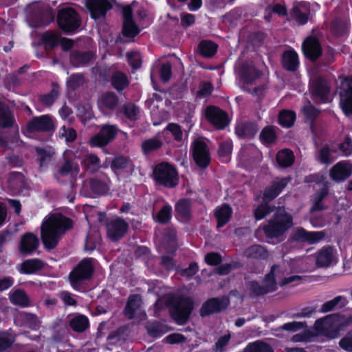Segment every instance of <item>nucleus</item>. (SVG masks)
I'll use <instances>...</instances> for the list:
<instances>
[{"label": "nucleus", "mask_w": 352, "mask_h": 352, "mask_svg": "<svg viewBox=\"0 0 352 352\" xmlns=\"http://www.w3.org/2000/svg\"><path fill=\"white\" fill-rule=\"evenodd\" d=\"M0 127L11 129L13 135L8 139L14 141L18 138L19 128L16 123L14 113L4 102L0 101Z\"/></svg>", "instance_id": "6e6552de"}, {"label": "nucleus", "mask_w": 352, "mask_h": 352, "mask_svg": "<svg viewBox=\"0 0 352 352\" xmlns=\"http://www.w3.org/2000/svg\"><path fill=\"white\" fill-rule=\"evenodd\" d=\"M340 104L346 116L352 114V77L342 79L340 85Z\"/></svg>", "instance_id": "9d476101"}, {"label": "nucleus", "mask_w": 352, "mask_h": 352, "mask_svg": "<svg viewBox=\"0 0 352 352\" xmlns=\"http://www.w3.org/2000/svg\"><path fill=\"white\" fill-rule=\"evenodd\" d=\"M333 260V248L325 247L321 249L317 255L316 264L319 267L329 266Z\"/></svg>", "instance_id": "f704fd0d"}, {"label": "nucleus", "mask_w": 352, "mask_h": 352, "mask_svg": "<svg viewBox=\"0 0 352 352\" xmlns=\"http://www.w3.org/2000/svg\"><path fill=\"white\" fill-rule=\"evenodd\" d=\"M29 132H50L54 130V123L49 115L34 117L27 124Z\"/></svg>", "instance_id": "ddd939ff"}, {"label": "nucleus", "mask_w": 352, "mask_h": 352, "mask_svg": "<svg viewBox=\"0 0 352 352\" xmlns=\"http://www.w3.org/2000/svg\"><path fill=\"white\" fill-rule=\"evenodd\" d=\"M91 16L95 20L104 17L108 10L112 8V5L108 0H84Z\"/></svg>", "instance_id": "f3484780"}, {"label": "nucleus", "mask_w": 352, "mask_h": 352, "mask_svg": "<svg viewBox=\"0 0 352 352\" xmlns=\"http://www.w3.org/2000/svg\"><path fill=\"white\" fill-rule=\"evenodd\" d=\"M296 120V114L294 111L289 110H282L279 113L278 123L287 128H289L294 125Z\"/></svg>", "instance_id": "09e8293b"}, {"label": "nucleus", "mask_w": 352, "mask_h": 352, "mask_svg": "<svg viewBox=\"0 0 352 352\" xmlns=\"http://www.w3.org/2000/svg\"><path fill=\"white\" fill-rule=\"evenodd\" d=\"M172 208L169 205H165L159 211L156 217L154 218L155 220L160 223H167L169 222L171 218Z\"/></svg>", "instance_id": "052dcab7"}, {"label": "nucleus", "mask_w": 352, "mask_h": 352, "mask_svg": "<svg viewBox=\"0 0 352 352\" xmlns=\"http://www.w3.org/2000/svg\"><path fill=\"white\" fill-rule=\"evenodd\" d=\"M328 195V182L324 183V186L322 189L318 190L314 195L313 201L314 204L310 208V212H314L316 211H321L325 209L322 200Z\"/></svg>", "instance_id": "2f4dec72"}, {"label": "nucleus", "mask_w": 352, "mask_h": 352, "mask_svg": "<svg viewBox=\"0 0 352 352\" xmlns=\"http://www.w3.org/2000/svg\"><path fill=\"white\" fill-rule=\"evenodd\" d=\"M43 267V262L39 259H30L21 264V270L25 274L34 273Z\"/></svg>", "instance_id": "c03bdc74"}, {"label": "nucleus", "mask_w": 352, "mask_h": 352, "mask_svg": "<svg viewBox=\"0 0 352 352\" xmlns=\"http://www.w3.org/2000/svg\"><path fill=\"white\" fill-rule=\"evenodd\" d=\"M59 27L67 32L76 30L80 25V19L77 12L71 8H65L59 10L57 15Z\"/></svg>", "instance_id": "423d86ee"}, {"label": "nucleus", "mask_w": 352, "mask_h": 352, "mask_svg": "<svg viewBox=\"0 0 352 352\" xmlns=\"http://www.w3.org/2000/svg\"><path fill=\"white\" fill-rule=\"evenodd\" d=\"M163 145L162 140L157 138H153L146 140L142 142V149L145 155H148L151 152L161 148Z\"/></svg>", "instance_id": "49530a36"}, {"label": "nucleus", "mask_w": 352, "mask_h": 352, "mask_svg": "<svg viewBox=\"0 0 352 352\" xmlns=\"http://www.w3.org/2000/svg\"><path fill=\"white\" fill-rule=\"evenodd\" d=\"M239 75L245 83L251 84L258 78L261 74L252 64L243 63L240 67Z\"/></svg>", "instance_id": "cd10ccee"}, {"label": "nucleus", "mask_w": 352, "mask_h": 352, "mask_svg": "<svg viewBox=\"0 0 352 352\" xmlns=\"http://www.w3.org/2000/svg\"><path fill=\"white\" fill-rule=\"evenodd\" d=\"M248 288L250 292V295L253 296H258L267 294L264 286L261 285L256 280L250 281L248 283Z\"/></svg>", "instance_id": "680f3d73"}, {"label": "nucleus", "mask_w": 352, "mask_h": 352, "mask_svg": "<svg viewBox=\"0 0 352 352\" xmlns=\"http://www.w3.org/2000/svg\"><path fill=\"white\" fill-rule=\"evenodd\" d=\"M338 314H330L322 318L318 319L315 322V329L322 334L329 333L336 325V322L338 321Z\"/></svg>", "instance_id": "5701e85b"}, {"label": "nucleus", "mask_w": 352, "mask_h": 352, "mask_svg": "<svg viewBox=\"0 0 352 352\" xmlns=\"http://www.w3.org/2000/svg\"><path fill=\"white\" fill-rule=\"evenodd\" d=\"M310 91L313 99L318 102H326L329 100L330 87L327 81L318 77L312 81Z\"/></svg>", "instance_id": "4468645a"}, {"label": "nucleus", "mask_w": 352, "mask_h": 352, "mask_svg": "<svg viewBox=\"0 0 352 352\" xmlns=\"http://www.w3.org/2000/svg\"><path fill=\"white\" fill-rule=\"evenodd\" d=\"M323 232H307L302 228H298L293 233L292 239L297 242H307L312 244L323 239Z\"/></svg>", "instance_id": "4be33fe9"}, {"label": "nucleus", "mask_w": 352, "mask_h": 352, "mask_svg": "<svg viewBox=\"0 0 352 352\" xmlns=\"http://www.w3.org/2000/svg\"><path fill=\"white\" fill-rule=\"evenodd\" d=\"M10 301L16 305L27 307L30 305L29 298L22 289H16L10 294Z\"/></svg>", "instance_id": "37998d69"}, {"label": "nucleus", "mask_w": 352, "mask_h": 352, "mask_svg": "<svg viewBox=\"0 0 352 352\" xmlns=\"http://www.w3.org/2000/svg\"><path fill=\"white\" fill-rule=\"evenodd\" d=\"M120 112H122L124 115L131 120H135L138 119L139 114V108L133 103H126L124 104Z\"/></svg>", "instance_id": "13d9d810"}, {"label": "nucleus", "mask_w": 352, "mask_h": 352, "mask_svg": "<svg viewBox=\"0 0 352 352\" xmlns=\"http://www.w3.org/2000/svg\"><path fill=\"white\" fill-rule=\"evenodd\" d=\"M142 304V297L139 294L131 295L129 297L124 309V314L129 319L135 317V313L139 311Z\"/></svg>", "instance_id": "c756f323"}, {"label": "nucleus", "mask_w": 352, "mask_h": 352, "mask_svg": "<svg viewBox=\"0 0 352 352\" xmlns=\"http://www.w3.org/2000/svg\"><path fill=\"white\" fill-rule=\"evenodd\" d=\"M146 330L151 336L157 338L166 332V327L165 325L156 322L147 325Z\"/></svg>", "instance_id": "bf43d9fd"}, {"label": "nucleus", "mask_w": 352, "mask_h": 352, "mask_svg": "<svg viewBox=\"0 0 352 352\" xmlns=\"http://www.w3.org/2000/svg\"><path fill=\"white\" fill-rule=\"evenodd\" d=\"M85 184L89 188L93 197L104 195L109 190L107 182L98 177L89 178L86 180Z\"/></svg>", "instance_id": "b1692460"}, {"label": "nucleus", "mask_w": 352, "mask_h": 352, "mask_svg": "<svg viewBox=\"0 0 352 352\" xmlns=\"http://www.w3.org/2000/svg\"><path fill=\"white\" fill-rule=\"evenodd\" d=\"M166 304L169 308L173 319L178 324H185L193 309V301L187 296L182 295H170L167 297Z\"/></svg>", "instance_id": "f03ea898"}, {"label": "nucleus", "mask_w": 352, "mask_h": 352, "mask_svg": "<svg viewBox=\"0 0 352 352\" xmlns=\"http://www.w3.org/2000/svg\"><path fill=\"white\" fill-rule=\"evenodd\" d=\"M276 162L282 167H289L294 162V156L289 149H283L276 154Z\"/></svg>", "instance_id": "ea45409f"}, {"label": "nucleus", "mask_w": 352, "mask_h": 352, "mask_svg": "<svg viewBox=\"0 0 352 352\" xmlns=\"http://www.w3.org/2000/svg\"><path fill=\"white\" fill-rule=\"evenodd\" d=\"M283 67L290 72L297 70L299 65L298 54L294 50H287L282 55Z\"/></svg>", "instance_id": "7c9ffc66"}, {"label": "nucleus", "mask_w": 352, "mask_h": 352, "mask_svg": "<svg viewBox=\"0 0 352 352\" xmlns=\"http://www.w3.org/2000/svg\"><path fill=\"white\" fill-rule=\"evenodd\" d=\"M128 228V223L120 218L112 219L106 224L107 236L112 241L121 239L125 235Z\"/></svg>", "instance_id": "f8f14e48"}, {"label": "nucleus", "mask_w": 352, "mask_h": 352, "mask_svg": "<svg viewBox=\"0 0 352 352\" xmlns=\"http://www.w3.org/2000/svg\"><path fill=\"white\" fill-rule=\"evenodd\" d=\"M259 138L264 143L272 144L275 142L277 135L272 126H266L262 129Z\"/></svg>", "instance_id": "3c124183"}, {"label": "nucleus", "mask_w": 352, "mask_h": 352, "mask_svg": "<svg viewBox=\"0 0 352 352\" xmlns=\"http://www.w3.org/2000/svg\"><path fill=\"white\" fill-rule=\"evenodd\" d=\"M268 201H265L260 204L254 211V216L256 220H260L265 218L271 212L276 210V207L274 206L270 205L267 203Z\"/></svg>", "instance_id": "8fccbe9b"}, {"label": "nucleus", "mask_w": 352, "mask_h": 352, "mask_svg": "<svg viewBox=\"0 0 352 352\" xmlns=\"http://www.w3.org/2000/svg\"><path fill=\"white\" fill-rule=\"evenodd\" d=\"M101 103L109 109H114L118 106V98L113 92H107L102 96Z\"/></svg>", "instance_id": "603ef678"}, {"label": "nucleus", "mask_w": 352, "mask_h": 352, "mask_svg": "<svg viewBox=\"0 0 352 352\" xmlns=\"http://www.w3.org/2000/svg\"><path fill=\"white\" fill-rule=\"evenodd\" d=\"M175 212L182 220H190L191 218V201L188 199L179 200L175 205Z\"/></svg>", "instance_id": "473e14b6"}, {"label": "nucleus", "mask_w": 352, "mask_h": 352, "mask_svg": "<svg viewBox=\"0 0 352 352\" xmlns=\"http://www.w3.org/2000/svg\"><path fill=\"white\" fill-rule=\"evenodd\" d=\"M232 209L227 205H223L219 210H217L214 215L217 220V227L221 228L224 226L228 221L231 217Z\"/></svg>", "instance_id": "4c0bfd02"}, {"label": "nucleus", "mask_w": 352, "mask_h": 352, "mask_svg": "<svg viewBox=\"0 0 352 352\" xmlns=\"http://www.w3.org/2000/svg\"><path fill=\"white\" fill-rule=\"evenodd\" d=\"M352 174V165L346 162H340L335 164L329 171L332 180L340 182L346 180Z\"/></svg>", "instance_id": "412c9836"}, {"label": "nucleus", "mask_w": 352, "mask_h": 352, "mask_svg": "<svg viewBox=\"0 0 352 352\" xmlns=\"http://www.w3.org/2000/svg\"><path fill=\"white\" fill-rule=\"evenodd\" d=\"M94 272L91 258H85L70 272L69 278L72 287L78 289L80 283L89 279Z\"/></svg>", "instance_id": "39448f33"}, {"label": "nucleus", "mask_w": 352, "mask_h": 352, "mask_svg": "<svg viewBox=\"0 0 352 352\" xmlns=\"http://www.w3.org/2000/svg\"><path fill=\"white\" fill-rule=\"evenodd\" d=\"M126 329L124 328H119L116 331L111 332L107 337L109 344H116L120 342L125 340L124 332Z\"/></svg>", "instance_id": "0e129e2a"}, {"label": "nucleus", "mask_w": 352, "mask_h": 352, "mask_svg": "<svg viewBox=\"0 0 352 352\" xmlns=\"http://www.w3.org/2000/svg\"><path fill=\"white\" fill-rule=\"evenodd\" d=\"M258 130V126L254 122H245L236 125L235 133L241 138H252Z\"/></svg>", "instance_id": "c85d7f7f"}, {"label": "nucleus", "mask_w": 352, "mask_h": 352, "mask_svg": "<svg viewBox=\"0 0 352 352\" xmlns=\"http://www.w3.org/2000/svg\"><path fill=\"white\" fill-rule=\"evenodd\" d=\"M96 59L94 52L74 51L70 55V62L74 67L85 66Z\"/></svg>", "instance_id": "393cba45"}, {"label": "nucleus", "mask_w": 352, "mask_h": 352, "mask_svg": "<svg viewBox=\"0 0 352 352\" xmlns=\"http://www.w3.org/2000/svg\"><path fill=\"white\" fill-rule=\"evenodd\" d=\"M15 339L11 334L6 332L0 333V352L6 351L14 343Z\"/></svg>", "instance_id": "e2e57ef3"}, {"label": "nucleus", "mask_w": 352, "mask_h": 352, "mask_svg": "<svg viewBox=\"0 0 352 352\" xmlns=\"http://www.w3.org/2000/svg\"><path fill=\"white\" fill-rule=\"evenodd\" d=\"M69 326L73 331L82 333L89 327V320L83 315H78L69 320Z\"/></svg>", "instance_id": "e433bc0d"}, {"label": "nucleus", "mask_w": 352, "mask_h": 352, "mask_svg": "<svg viewBox=\"0 0 352 352\" xmlns=\"http://www.w3.org/2000/svg\"><path fill=\"white\" fill-rule=\"evenodd\" d=\"M111 168L114 171L128 168L132 172L134 169V165L129 157L124 155H118L111 161Z\"/></svg>", "instance_id": "72a5a7b5"}, {"label": "nucleus", "mask_w": 352, "mask_h": 352, "mask_svg": "<svg viewBox=\"0 0 352 352\" xmlns=\"http://www.w3.org/2000/svg\"><path fill=\"white\" fill-rule=\"evenodd\" d=\"M289 177L277 179L273 181L270 186L266 187L263 192V199L264 201H270L275 199L290 182Z\"/></svg>", "instance_id": "aec40b11"}, {"label": "nucleus", "mask_w": 352, "mask_h": 352, "mask_svg": "<svg viewBox=\"0 0 352 352\" xmlns=\"http://www.w3.org/2000/svg\"><path fill=\"white\" fill-rule=\"evenodd\" d=\"M331 150L328 146L325 145L320 148L316 154V159L321 163L329 164L332 162L330 159Z\"/></svg>", "instance_id": "69168bd1"}, {"label": "nucleus", "mask_w": 352, "mask_h": 352, "mask_svg": "<svg viewBox=\"0 0 352 352\" xmlns=\"http://www.w3.org/2000/svg\"><path fill=\"white\" fill-rule=\"evenodd\" d=\"M192 156L196 164L202 168H206L210 163L209 151L206 142L197 139L192 144Z\"/></svg>", "instance_id": "2eb2a0df"}, {"label": "nucleus", "mask_w": 352, "mask_h": 352, "mask_svg": "<svg viewBox=\"0 0 352 352\" xmlns=\"http://www.w3.org/2000/svg\"><path fill=\"white\" fill-rule=\"evenodd\" d=\"M82 164L87 170L94 173L100 168V159L94 154L87 155L82 161Z\"/></svg>", "instance_id": "de8ad7c7"}, {"label": "nucleus", "mask_w": 352, "mask_h": 352, "mask_svg": "<svg viewBox=\"0 0 352 352\" xmlns=\"http://www.w3.org/2000/svg\"><path fill=\"white\" fill-rule=\"evenodd\" d=\"M118 129L114 125H104L102 127L98 133L93 136L91 139V144L95 146H104L112 141Z\"/></svg>", "instance_id": "dca6fc26"}, {"label": "nucleus", "mask_w": 352, "mask_h": 352, "mask_svg": "<svg viewBox=\"0 0 352 352\" xmlns=\"http://www.w3.org/2000/svg\"><path fill=\"white\" fill-rule=\"evenodd\" d=\"M111 82L112 86L118 91H122L129 85L126 76L120 71L113 72Z\"/></svg>", "instance_id": "c9c22d12"}, {"label": "nucleus", "mask_w": 352, "mask_h": 352, "mask_svg": "<svg viewBox=\"0 0 352 352\" xmlns=\"http://www.w3.org/2000/svg\"><path fill=\"white\" fill-rule=\"evenodd\" d=\"M292 16L300 25H303L308 21V14L303 12L298 5L294 6Z\"/></svg>", "instance_id": "774afa93"}, {"label": "nucleus", "mask_w": 352, "mask_h": 352, "mask_svg": "<svg viewBox=\"0 0 352 352\" xmlns=\"http://www.w3.org/2000/svg\"><path fill=\"white\" fill-rule=\"evenodd\" d=\"M73 226L71 219L60 214H53L41 226V239L44 246L52 250L57 245L61 236Z\"/></svg>", "instance_id": "f257e3e1"}, {"label": "nucleus", "mask_w": 352, "mask_h": 352, "mask_svg": "<svg viewBox=\"0 0 352 352\" xmlns=\"http://www.w3.org/2000/svg\"><path fill=\"white\" fill-rule=\"evenodd\" d=\"M78 172V166L69 160H66L58 170V173L61 176H65L70 173L76 175Z\"/></svg>", "instance_id": "864d4df0"}, {"label": "nucleus", "mask_w": 352, "mask_h": 352, "mask_svg": "<svg viewBox=\"0 0 352 352\" xmlns=\"http://www.w3.org/2000/svg\"><path fill=\"white\" fill-rule=\"evenodd\" d=\"M244 352H273V349L269 344L257 341L248 344Z\"/></svg>", "instance_id": "4d7b16f0"}, {"label": "nucleus", "mask_w": 352, "mask_h": 352, "mask_svg": "<svg viewBox=\"0 0 352 352\" xmlns=\"http://www.w3.org/2000/svg\"><path fill=\"white\" fill-rule=\"evenodd\" d=\"M39 244L38 239L32 233H26L21 239L19 250L22 254H30L35 251Z\"/></svg>", "instance_id": "a878e982"}, {"label": "nucleus", "mask_w": 352, "mask_h": 352, "mask_svg": "<svg viewBox=\"0 0 352 352\" xmlns=\"http://www.w3.org/2000/svg\"><path fill=\"white\" fill-rule=\"evenodd\" d=\"M123 14V27L122 34L129 38H133L140 32V29L133 19L132 9L129 6H126L122 10Z\"/></svg>", "instance_id": "6ab92c4d"}, {"label": "nucleus", "mask_w": 352, "mask_h": 352, "mask_svg": "<svg viewBox=\"0 0 352 352\" xmlns=\"http://www.w3.org/2000/svg\"><path fill=\"white\" fill-rule=\"evenodd\" d=\"M244 254L250 258L264 259L268 256L267 250L260 245H254L248 248Z\"/></svg>", "instance_id": "58836bf2"}, {"label": "nucleus", "mask_w": 352, "mask_h": 352, "mask_svg": "<svg viewBox=\"0 0 352 352\" xmlns=\"http://www.w3.org/2000/svg\"><path fill=\"white\" fill-rule=\"evenodd\" d=\"M8 187L15 194H21L27 188L24 175L19 172L10 173L8 179Z\"/></svg>", "instance_id": "bb28decb"}, {"label": "nucleus", "mask_w": 352, "mask_h": 352, "mask_svg": "<svg viewBox=\"0 0 352 352\" xmlns=\"http://www.w3.org/2000/svg\"><path fill=\"white\" fill-rule=\"evenodd\" d=\"M275 269V267H271L270 272L265 276L263 280V285L264 286L267 293L272 292L277 289V282L275 280V277L273 276V273Z\"/></svg>", "instance_id": "6e6d98bb"}, {"label": "nucleus", "mask_w": 352, "mask_h": 352, "mask_svg": "<svg viewBox=\"0 0 352 352\" xmlns=\"http://www.w3.org/2000/svg\"><path fill=\"white\" fill-rule=\"evenodd\" d=\"M346 304V299L345 297L338 296L335 297L333 300L324 302L320 309L322 313H326L334 309L338 305L339 307H344Z\"/></svg>", "instance_id": "a18cd8bd"}, {"label": "nucleus", "mask_w": 352, "mask_h": 352, "mask_svg": "<svg viewBox=\"0 0 352 352\" xmlns=\"http://www.w3.org/2000/svg\"><path fill=\"white\" fill-rule=\"evenodd\" d=\"M292 226V217L283 208H276L272 218L263 227L266 237L278 239Z\"/></svg>", "instance_id": "7ed1b4c3"}, {"label": "nucleus", "mask_w": 352, "mask_h": 352, "mask_svg": "<svg viewBox=\"0 0 352 352\" xmlns=\"http://www.w3.org/2000/svg\"><path fill=\"white\" fill-rule=\"evenodd\" d=\"M76 131L72 127L63 126L60 128L59 137L65 138L67 142H72L76 138Z\"/></svg>", "instance_id": "338daca9"}, {"label": "nucleus", "mask_w": 352, "mask_h": 352, "mask_svg": "<svg viewBox=\"0 0 352 352\" xmlns=\"http://www.w3.org/2000/svg\"><path fill=\"white\" fill-rule=\"evenodd\" d=\"M302 49L305 56L311 61H316L322 55V47L314 36H308L302 43Z\"/></svg>", "instance_id": "a211bd4d"}, {"label": "nucleus", "mask_w": 352, "mask_h": 352, "mask_svg": "<svg viewBox=\"0 0 352 352\" xmlns=\"http://www.w3.org/2000/svg\"><path fill=\"white\" fill-rule=\"evenodd\" d=\"M85 82V78L82 74H74L69 76L67 80V87L75 91L80 86H82Z\"/></svg>", "instance_id": "5fc2aeb1"}, {"label": "nucleus", "mask_w": 352, "mask_h": 352, "mask_svg": "<svg viewBox=\"0 0 352 352\" xmlns=\"http://www.w3.org/2000/svg\"><path fill=\"white\" fill-rule=\"evenodd\" d=\"M55 12L46 4L35 5L29 16L30 25L33 28L45 26L54 21Z\"/></svg>", "instance_id": "20e7f679"}, {"label": "nucleus", "mask_w": 352, "mask_h": 352, "mask_svg": "<svg viewBox=\"0 0 352 352\" xmlns=\"http://www.w3.org/2000/svg\"><path fill=\"white\" fill-rule=\"evenodd\" d=\"M230 304L229 298L227 296H221L211 298L206 300L202 305L200 309V316L206 317L214 314L219 313L225 310Z\"/></svg>", "instance_id": "1a4fd4ad"}, {"label": "nucleus", "mask_w": 352, "mask_h": 352, "mask_svg": "<svg viewBox=\"0 0 352 352\" xmlns=\"http://www.w3.org/2000/svg\"><path fill=\"white\" fill-rule=\"evenodd\" d=\"M207 120L217 129H223L230 122L228 114L214 106H209L206 109Z\"/></svg>", "instance_id": "9b49d317"}, {"label": "nucleus", "mask_w": 352, "mask_h": 352, "mask_svg": "<svg viewBox=\"0 0 352 352\" xmlns=\"http://www.w3.org/2000/svg\"><path fill=\"white\" fill-rule=\"evenodd\" d=\"M60 94V87L56 82L52 83L51 91L40 96V101L45 106H51L57 99Z\"/></svg>", "instance_id": "79ce46f5"}, {"label": "nucleus", "mask_w": 352, "mask_h": 352, "mask_svg": "<svg viewBox=\"0 0 352 352\" xmlns=\"http://www.w3.org/2000/svg\"><path fill=\"white\" fill-rule=\"evenodd\" d=\"M155 180L166 186L173 187L177 183L175 169L167 163L156 166L153 172Z\"/></svg>", "instance_id": "0eeeda50"}, {"label": "nucleus", "mask_w": 352, "mask_h": 352, "mask_svg": "<svg viewBox=\"0 0 352 352\" xmlns=\"http://www.w3.org/2000/svg\"><path fill=\"white\" fill-rule=\"evenodd\" d=\"M199 54L206 58L212 57L217 52V45L210 41H202L198 46Z\"/></svg>", "instance_id": "a19ab883"}]
</instances>
